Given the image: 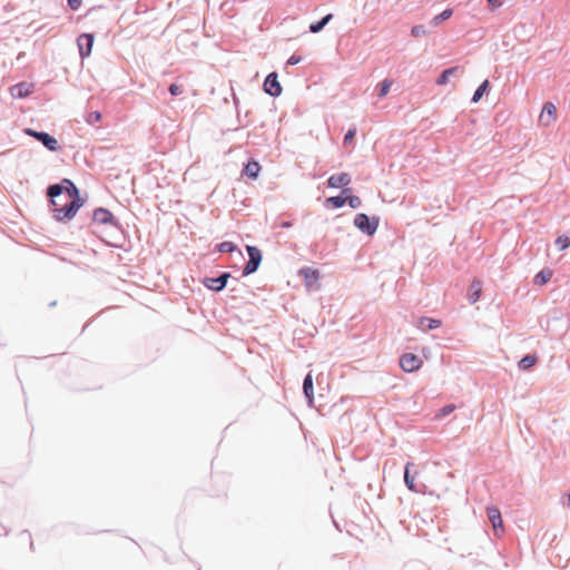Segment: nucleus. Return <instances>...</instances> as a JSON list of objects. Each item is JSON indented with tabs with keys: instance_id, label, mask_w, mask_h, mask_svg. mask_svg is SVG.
<instances>
[{
	"instance_id": "obj_1",
	"label": "nucleus",
	"mask_w": 570,
	"mask_h": 570,
	"mask_svg": "<svg viewBox=\"0 0 570 570\" xmlns=\"http://www.w3.org/2000/svg\"><path fill=\"white\" fill-rule=\"evenodd\" d=\"M62 186L61 185H51L48 188V196L51 198V204L53 206V216L57 220H65L72 218L78 209L82 206L83 202L80 197H76L73 199L66 198L63 204L56 198L61 196Z\"/></svg>"
},
{
	"instance_id": "obj_2",
	"label": "nucleus",
	"mask_w": 570,
	"mask_h": 570,
	"mask_svg": "<svg viewBox=\"0 0 570 570\" xmlns=\"http://www.w3.org/2000/svg\"><path fill=\"white\" fill-rule=\"evenodd\" d=\"M24 134L41 141L42 145L51 151H57L58 149H60L58 140L47 132L36 131L31 128H26Z\"/></svg>"
},
{
	"instance_id": "obj_3",
	"label": "nucleus",
	"mask_w": 570,
	"mask_h": 570,
	"mask_svg": "<svg viewBox=\"0 0 570 570\" xmlns=\"http://www.w3.org/2000/svg\"><path fill=\"white\" fill-rule=\"evenodd\" d=\"M249 261L246 263L243 275L247 276L249 274H253L262 262V253L261 250L255 246H246Z\"/></svg>"
},
{
	"instance_id": "obj_4",
	"label": "nucleus",
	"mask_w": 570,
	"mask_h": 570,
	"mask_svg": "<svg viewBox=\"0 0 570 570\" xmlns=\"http://www.w3.org/2000/svg\"><path fill=\"white\" fill-rule=\"evenodd\" d=\"M355 226L367 235H373L379 226L377 219H370L365 214H357L354 219Z\"/></svg>"
},
{
	"instance_id": "obj_5",
	"label": "nucleus",
	"mask_w": 570,
	"mask_h": 570,
	"mask_svg": "<svg viewBox=\"0 0 570 570\" xmlns=\"http://www.w3.org/2000/svg\"><path fill=\"white\" fill-rule=\"evenodd\" d=\"M423 364V361L413 353H405L400 358V366L405 372L417 371Z\"/></svg>"
},
{
	"instance_id": "obj_6",
	"label": "nucleus",
	"mask_w": 570,
	"mask_h": 570,
	"mask_svg": "<svg viewBox=\"0 0 570 570\" xmlns=\"http://www.w3.org/2000/svg\"><path fill=\"white\" fill-rule=\"evenodd\" d=\"M299 275L304 278V284L308 291L318 289L320 273L311 267L299 269Z\"/></svg>"
},
{
	"instance_id": "obj_7",
	"label": "nucleus",
	"mask_w": 570,
	"mask_h": 570,
	"mask_svg": "<svg viewBox=\"0 0 570 570\" xmlns=\"http://www.w3.org/2000/svg\"><path fill=\"white\" fill-rule=\"evenodd\" d=\"M487 515L492 523L495 535H500L501 533H503L504 529L500 510L495 507H488Z\"/></svg>"
},
{
	"instance_id": "obj_8",
	"label": "nucleus",
	"mask_w": 570,
	"mask_h": 570,
	"mask_svg": "<svg viewBox=\"0 0 570 570\" xmlns=\"http://www.w3.org/2000/svg\"><path fill=\"white\" fill-rule=\"evenodd\" d=\"M264 90L266 94L277 97L282 94V86L278 82L277 73H269L264 81Z\"/></svg>"
},
{
	"instance_id": "obj_9",
	"label": "nucleus",
	"mask_w": 570,
	"mask_h": 570,
	"mask_svg": "<svg viewBox=\"0 0 570 570\" xmlns=\"http://www.w3.org/2000/svg\"><path fill=\"white\" fill-rule=\"evenodd\" d=\"M79 53L81 58H86L91 53L94 46V36L89 33H82L77 40Z\"/></svg>"
},
{
	"instance_id": "obj_10",
	"label": "nucleus",
	"mask_w": 570,
	"mask_h": 570,
	"mask_svg": "<svg viewBox=\"0 0 570 570\" xmlns=\"http://www.w3.org/2000/svg\"><path fill=\"white\" fill-rule=\"evenodd\" d=\"M229 277V273H224L219 277L206 278L204 281V285L212 291L219 292L226 286L227 279Z\"/></svg>"
},
{
	"instance_id": "obj_11",
	"label": "nucleus",
	"mask_w": 570,
	"mask_h": 570,
	"mask_svg": "<svg viewBox=\"0 0 570 570\" xmlns=\"http://www.w3.org/2000/svg\"><path fill=\"white\" fill-rule=\"evenodd\" d=\"M557 118V108L553 104L547 102L540 115V122L544 126H549Z\"/></svg>"
},
{
	"instance_id": "obj_12",
	"label": "nucleus",
	"mask_w": 570,
	"mask_h": 570,
	"mask_svg": "<svg viewBox=\"0 0 570 570\" xmlns=\"http://www.w3.org/2000/svg\"><path fill=\"white\" fill-rule=\"evenodd\" d=\"M350 183H351V177L346 173H341V174H337V175H332L328 178V180H327L328 186L332 187V188H338V187H342V186H346Z\"/></svg>"
},
{
	"instance_id": "obj_13",
	"label": "nucleus",
	"mask_w": 570,
	"mask_h": 570,
	"mask_svg": "<svg viewBox=\"0 0 570 570\" xmlns=\"http://www.w3.org/2000/svg\"><path fill=\"white\" fill-rule=\"evenodd\" d=\"M94 222L98 224H110L114 220V215L105 208H97L92 216Z\"/></svg>"
},
{
	"instance_id": "obj_14",
	"label": "nucleus",
	"mask_w": 570,
	"mask_h": 570,
	"mask_svg": "<svg viewBox=\"0 0 570 570\" xmlns=\"http://www.w3.org/2000/svg\"><path fill=\"white\" fill-rule=\"evenodd\" d=\"M482 293V282L480 279H473L469 289V301L474 304L479 301Z\"/></svg>"
},
{
	"instance_id": "obj_15",
	"label": "nucleus",
	"mask_w": 570,
	"mask_h": 570,
	"mask_svg": "<svg viewBox=\"0 0 570 570\" xmlns=\"http://www.w3.org/2000/svg\"><path fill=\"white\" fill-rule=\"evenodd\" d=\"M11 95L16 98H23L31 92V85L27 82H21L13 86L11 89Z\"/></svg>"
},
{
	"instance_id": "obj_16",
	"label": "nucleus",
	"mask_w": 570,
	"mask_h": 570,
	"mask_svg": "<svg viewBox=\"0 0 570 570\" xmlns=\"http://www.w3.org/2000/svg\"><path fill=\"white\" fill-rule=\"evenodd\" d=\"M62 184L65 185L62 186V190L65 189L63 195L66 196V198L73 199L76 197H80L79 190L72 181H70L69 179H63Z\"/></svg>"
},
{
	"instance_id": "obj_17",
	"label": "nucleus",
	"mask_w": 570,
	"mask_h": 570,
	"mask_svg": "<svg viewBox=\"0 0 570 570\" xmlns=\"http://www.w3.org/2000/svg\"><path fill=\"white\" fill-rule=\"evenodd\" d=\"M62 184L65 185L62 186V190L65 189L63 195L66 196V198L73 199L76 197H80L79 190L72 181H70L69 179H63Z\"/></svg>"
},
{
	"instance_id": "obj_18",
	"label": "nucleus",
	"mask_w": 570,
	"mask_h": 570,
	"mask_svg": "<svg viewBox=\"0 0 570 570\" xmlns=\"http://www.w3.org/2000/svg\"><path fill=\"white\" fill-rule=\"evenodd\" d=\"M303 391L305 396L307 397L308 402L312 403L314 399V391H313V376L311 373H308L303 383Z\"/></svg>"
},
{
	"instance_id": "obj_19",
	"label": "nucleus",
	"mask_w": 570,
	"mask_h": 570,
	"mask_svg": "<svg viewBox=\"0 0 570 570\" xmlns=\"http://www.w3.org/2000/svg\"><path fill=\"white\" fill-rule=\"evenodd\" d=\"M259 171H261V165L255 160L248 161L244 168V174L247 177L253 178V179L258 177Z\"/></svg>"
},
{
	"instance_id": "obj_20",
	"label": "nucleus",
	"mask_w": 570,
	"mask_h": 570,
	"mask_svg": "<svg viewBox=\"0 0 570 570\" xmlns=\"http://www.w3.org/2000/svg\"><path fill=\"white\" fill-rule=\"evenodd\" d=\"M425 324L428 330H434L441 326V321L430 317H421L417 322V326L422 330H425Z\"/></svg>"
},
{
	"instance_id": "obj_21",
	"label": "nucleus",
	"mask_w": 570,
	"mask_h": 570,
	"mask_svg": "<svg viewBox=\"0 0 570 570\" xmlns=\"http://www.w3.org/2000/svg\"><path fill=\"white\" fill-rule=\"evenodd\" d=\"M553 273L551 269H542L541 272H539L535 277H534V284L537 285H544L547 284L551 277H552Z\"/></svg>"
},
{
	"instance_id": "obj_22",
	"label": "nucleus",
	"mask_w": 570,
	"mask_h": 570,
	"mask_svg": "<svg viewBox=\"0 0 570 570\" xmlns=\"http://www.w3.org/2000/svg\"><path fill=\"white\" fill-rule=\"evenodd\" d=\"M458 70V67H452V68H449V69H445L441 75L440 77L436 79V85L438 86H443L445 85L448 81H449V77L454 75Z\"/></svg>"
},
{
	"instance_id": "obj_23",
	"label": "nucleus",
	"mask_w": 570,
	"mask_h": 570,
	"mask_svg": "<svg viewBox=\"0 0 570 570\" xmlns=\"http://www.w3.org/2000/svg\"><path fill=\"white\" fill-rule=\"evenodd\" d=\"M345 203H346V198H345V197H341V196L328 197V198L325 200V205H326L327 207H332V208H340V207H342Z\"/></svg>"
},
{
	"instance_id": "obj_24",
	"label": "nucleus",
	"mask_w": 570,
	"mask_h": 570,
	"mask_svg": "<svg viewBox=\"0 0 570 570\" xmlns=\"http://www.w3.org/2000/svg\"><path fill=\"white\" fill-rule=\"evenodd\" d=\"M537 360L538 357L535 355H527L519 362V367L521 370H528L537 363Z\"/></svg>"
},
{
	"instance_id": "obj_25",
	"label": "nucleus",
	"mask_w": 570,
	"mask_h": 570,
	"mask_svg": "<svg viewBox=\"0 0 570 570\" xmlns=\"http://www.w3.org/2000/svg\"><path fill=\"white\" fill-rule=\"evenodd\" d=\"M332 17L333 16L330 13V14L325 16L318 22L312 23L309 26L311 32H313V33L320 32L325 27V24L332 19Z\"/></svg>"
},
{
	"instance_id": "obj_26",
	"label": "nucleus",
	"mask_w": 570,
	"mask_h": 570,
	"mask_svg": "<svg viewBox=\"0 0 570 570\" xmlns=\"http://www.w3.org/2000/svg\"><path fill=\"white\" fill-rule=\"evenodd\" d=\"M452 13H453V11L451 9H445L440 14L435 16L431 20V23L433 26H439L442 21L448 20L449 18H451Z\"/></svg>"
},
{
	"instance_id": "obj_27",
	"label": "nucleus",
	"mask_w": 570,
	"mask_h": 570,
	"mask_svg": "<svg viewBox=\"0 0 570 570\" xmlns=\"http://www.w3.org/2000/svg\"><path fill=\"white\" fill-rule=\"evenodd\" d=\"M488 87H489V80H484L479 87L478 89L475 90L473 97H472V102H478L482 96L484 95V92L488 90Z\"/></svg>"
},
{
	"instance_id": "obj_28",
	"label": "nucleus",
	"mask_w": 570,
	"mask_h": 570,
	"mask_svg": "<svg viewBox=\"0 0 570 570\" xmlns=\"http://www.w3.org/2000/svg\"><path fill=\"white\" fill-rule=\"evenodd\" d=\"M412 465V463H407L405 465V471H404V482L406 484V487L409 488V490L411 491H416L415 489V483H414V479L412 476H410V466Z\"/></svg>"
},
{
	"instance_id": "obj_29",
	"label": "nucleus",
	"mask_w": 570,
	"mask_h": 570,
	"mask_svg": "<svg viewBox=\"0 0 570 570\" xmlns=\"http://www.w3.org/2000/svg\"><path fill=\"white\" fill-rule=\"evenodd\" d=\"M393 85V81L390 80V79H385L383 80L381 83H380V92H379V96L380 97H384L389 94L391 87Z\"/></svg>"
},
{
	"instance_id": "obj_30",
	"label": "nucleus",
	"mask_w": 570,
	"mask_h": 570,
	"mask_svg": "<svg viewBox=\"0 0 570 570\" xmlns=\"http://www.w3.org/2000/svg\"><path fill=\"white\" fill-rule=\"evenodd\" d=\"M556 245L560 250H564L570 246V238L566 235L559 236L556 239Z\"/></svg>"
},
{
	"instance_id": "obj_31",
	"label": "nucleus",
	"mask_w": 570,
	"mask_h": 570,
	"mask_svg": "<svg viewBox=\"0 0 570 570\" xmlns=\"http://www.w3.org/2000/svg\"><path fill=\"white\" fill-rule=\"evenodd\" d=\"M86 120L90 125L98 124L101 120V114L99 111H91L88 114Z\"/></svg>"
},
{
	"instance_id": "obj_32",
	"label": "nucleus",
	"mask_w": 570,
	"mask_h": 570,
	"mask_svg": "<svg viewBox=\"0 0 570 570\" xmlns=\"http://www.w3.org/2000/svg\"><path fill=\"white\" fill-rule=\"evenodd\" d=\"M455 410V405L454 404H448L445 406H443L439 413L436 414V417H443V416H446L449 415L450 413H452L453 411Z\"/></svg>"
},
{
	"instance_id": "obj_33",
	"label": "nucleus",
	"mask_w": 570,
	"mask_h": 570,
	"mask_svg": "<svg viewBox=\"0 0 570 570\" xmlns=\"http://www.w3.org/2000/svg\"><path fill=\"white\" fill-rule=\"evenodd\" d=\"M411 35L415 38L417 37H421V36H424L426 35V30L424 28V26L422 24H417V26H414L411 30Z\"/></svg>"
},
{
	"instance_id": "obj_34",
	"label": "nucleus",
	"mask_w": 570,
	"mask_h": 570,
	"mask_svg": "<svg viewBox=\"0 0 570 570\" xmlns=\"http://www.w3.org/2000/svg\"><path fill=\"white\" fill-rule=\"evenodd\" d=\"M345 198L352 208H357L362 204L361 198L358 196H346Z\"/></svg>"
},
{
	"instance_id": "obj_35",
	"label": "nucleus",
	"mask_w": 570,
	"mask_h": 570,
	"mask_svg": "<svg viewBox=\"0 0 570 570\" xmlns=\"http://www.w3.org/2000/svg\"><path fill=\"white\" fill-rule=\"evenodd\" d=\"M218 248L222 253H230L235 249V245L232 242H223Z\"/></svg>"
},
{
	"instance_id": "obj_36",
	"label": "nucleus",
	"mask_w": 570,
	"mask_h": 570,
	"mask_svg": "<svg viewBox=\"0 0 570 570\" xmlns=\"http://www.w3.org/2000/svg\"><path fill=\"white\" fill-rule=\"evenodd\" d=\"M355 135H356V128L355 127L348 129V131L344 136V145H347V144L352 142L354 140V138H355Z\"/></svg>"
},
{
	"instance_id": "obj_37",
	"label": "nucleus",
	"mask_w": 570,
	"mask_h": 570,
	"mask_svg": "<svg viewBox=\"0 0 570 570\" xmlns=\"http://www.w3.org/2000/svg\"><path fill=\"white\" fill-rule=\"evenodd\" d=\"M184 91L183 87L177 85V83H171L169 86V92L173 95V96H178V95H181Z\"/></svg>"
},
{
	"instance_id": "obj_38",
	"label": "nucleus",
	"mask_w": 570,
	"mask_h": 570,
	"mask_svg": "<svg viewBox=\"0 0 570 570\" xmlns=\"http://www.w3.org/2000/svg\"><path fill=\"white\" fill-rule=\"evenodd\" d=\"M82 0H68V4L72 10H77L80 8Z\"/></svg>"
},
{
	"instance_id": "obj_39",
	"label": "nucleus",
	"mask_w": 570,
	"mask_h": 570,
	"mask_svg": "<svg viewBox=\"0 0 570 570\" xmlns=\"http://www.w3.org/2000/svg\"><path fill=\"white\" fill-rule=\"evenodd\" d=\"M301 57L299 56H296V55H293L292 57H289V59L287 60V63L288 65H297L298 62H301Z\"/></svg>"
},
{
	"instance_id": "obj_40",
	"label": "nucleus",
	"mask_w": 570,
	"mask_h": 570,
	"mask_svg": "<svg viewBox=\"0 0 570 570\" xmlns=\"http://www.w3.org/2000/svg\"><path fill=\"white\" fill-rule=\"evenodd\" d=\"M489 4L492 6L493 8H497V7H500L501 6V2L500 0H488Z\"/></svg>"
},
{
	"instance_id": "obj_41",
	"label": "nucleus",
	"mask_w": 570,
	"mask_h": 570,
	"mask_svg": "<svg viewBox=\"0 0 570 570\" xmlns=\"http://www.w3.org/2000/svg\"><path fill=\"white\" fill-rule=\"evenodd\" d=\"M60 204H63L66 202V196L63 195V193L61 191V196L57 198Z\"/></svg>"
},
{
	"instance_id": "obj_42",
	"label": "nucleus",
	"mask_w": 570,
	"mask_h": 570,
	"mask_svg": "<svg viewBox=\"0 0 570 570\" xmlns=\"http://www.w3.org/2000/svg\"><path fill=\"white\" fill-rule=\"evenodd\" d=\"M281 226L283 228H287V227H291V223L289 222H284Z\"/></svg>"
},
{
	"instance_id": "obj_43",
	"label": "nucleus",
	"mask_w": 570,
	"mask_h": 570,
	"mask_svg": "<svg viewBox=\"0 0 570 570\" xmlns=\"http://www.w3.org/2000/svg\"><path fill=\"white\" fill-rule=\"evenodd\" d=\"M568 505H570V493L567 495Z\"/></svg>"
},
{
	"instance_id": "obj_44",
	"label": "nucleus",
	"mask_w": 570,
	"mask_h": 570,
	"mask_svg": "<svg viewBox=\"0 0 570 570\" xmlns=\"http://www.w3.org/2000/svg\"><path fill=\"white\" fill-rule=\"evenodd\" d=\"M348 191H350V189H344L343 194H347Z\"/></svg>"
}]
</instances>
